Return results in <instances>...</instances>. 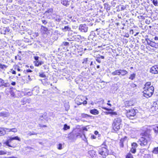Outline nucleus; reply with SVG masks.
Here are the masks:
<instances>
[{"label":"nucleus","mask_w":158,"mask_h":158,"mask_svg":"<svg viewBox=\"0 0 158 158\" xmlns=\"http://www.w3.org/2000/svg\"><path fill=\"white\" fill-rule=\"evenodd\" d=\"M143 89V93L145 97H149L152 96L154 92V88L152 85H151L150 82H147Z\"/></svg>","instance_id":"1"},{"label":"nucleus","mask_w":158,"mask_h":158,"mask_svg":"<svg viewBox=\"0 0 158 158\" xmlns=\"http://www.w3.org/2000/svg\"><path fill=\"white\" fill-rule=\"evenodd\" d=\"M97 150L99 154L102 156L103 158L105 157L108 155V151L107 148V146L105 144V143L98 148Z\"/></svg>","instance_id":"2"},{"label":"nucleus","mask_w":158,"mask_h":158,"mask_svg":"<svg viewBox=\"0 0 158 158\" xmlns=\"http://www.w3.org/2000/svg\"><path fill=\"white\" fill-rule=\"evenodd\" d=\"M122 120L119 118H116L114 119L113 124V129L115 131H117L120 128Z\"/></svg>","instance_id":"3"},{"label":"nucleus","mask_w":158,"mask_h":158,"mask_svg":"<svg viewBox=\"0 0 158 158\" xmlns=\"http://www.w3.org/2000/svg\"><path fill=\"white\" fill-rule=\"evenodd\" d=\"M148 137H141L138 141V143L142 146H146L148 141L150 139L149 135H148Z\"/></svg>","instance_id":"4"},{"label":"nucleus","mask_w":158,"mask_h":158,"mask_svg":"<svg viewBox=\"0 0 158 158\" xmlns=\"http://www.w3.org/2000/svg\"><path fill=\"white\" fill-rule=\"evenodd\" d=\"M135 111L133 109L129 110L127 113V117L130 119H134L135 117Z\"/></svg>","instance_id":"5"},{"label":"nucleus","mask_w":158,"mask_h":158,"mask_svg":"<svg viewBox=\"0 0 158 158\" xmlns=\"http://www.w3.org/2000/svg\"><path fill=\"white\" fill-rule=\"evenodd\" d=\"M85 98L86 100H87V98H85L82 96H78L75 99V102L78 105H80L82 104V101Z\"/></svg>","instance_id":"6"},{"label":"nucleus","mask_w":158,"mask_h":158,"mask_svg":"<svg viewBox=\"0 0 158 158\" xmlns=\"http://www.w3.org/2000/svg\"><path fill=\"white\" fill-rule=\"evenodd\" d=\"M88 27L85 24H81L79 27V30L81 32H86L87 31Z\"/></svg>","instance_id":"7"},{"label":"nucleus","mask_w":158,"mask_h":158,"mask_svg":"<svg viewBox=\"0 0 158 158\" xmlns=\"http://www.w3.org/2000/svg\"><path fill=\"white\" fill-rule=\"evenodd\" d=\"M10 31L8 28L2 26H0V32L2 34L5 35L8 33Z\"/></svg>","instance_id":"8"},{"label":"nucleus","mask_w":158,"mask_h":158,"mask_svg":"<svg viewBox=\"0 0 158 158\" xmlns=\"http://www.w3.org/2000/svg\"><path fill=\"white\" fill-rule=\"evenodd\" d=\"M150 72L153 74L158 73V65L153 66L150 69Z\"/></svg>","instance_id":"9"},{"label":"nucleus","mask_w":158,"mask_h":158,"mask_svg":"<svg viewBox=\"0 0 158 158\" xmlns=\"http://www.w3.org/2000/svg\"><path fill=\"white\" fill-rule=\"evenodd\" d=\"M13 139L12 138V137H10V138L8 139L6 142H5V143L6 144V145L7 146L10 147H14V145H11L10 144V143H13Z\"/></svg>","instance_id":"10"},{"label":"nucleus","mask_w":158,"mask_h":158,"mask_svg":"<svg viewBox=\"0 0 158 158\" xmlns=\"http://www.w3.org/2000/svg\"><path fill=\"white\" fill-rule=\"evenodd\" d=\"M102 108L108 111H111L110 115L112 117H113L114 116H115L117 115V112H116L112 111V110L111 109H108L104 107H102Z\"/></svg>","instance_id":"11"},{"label":"nucleus","mask_w":158,"mask_h":158,"mask_svg":"<svg viewBox=\"0 0 158 158\" xmlns=\"http://www.w3.org/2000/svg\"><path fill=\"white\" fill-rule=\"evenodd\" d=\"M89 154L90 156L92 158H96L97 156V154L96 152L94 150L89 151Z\"/></svg>","instance_id":"12"},{"label":"nucleus","mask_w":158,"mask_h":158,"mask_svg":"<svg viewBox=\"0 0 158 158\" xmlns=\"http://www.w3.org/2000/svg\"><path fill=\"white\" fill-rule=\"evenodd\" d=\"M9 115L8 112H2L0 113V116L3 117H7Z\"/></svg>","instance_id":"13"},{"label":"nucleus","mask_w":158,"mask_h":158,"mask_svg":"<svg viewBox=\"0 0 158 158\" xmlns=\"http://www.w3.org/2000/svg\"><path fill=\"white\" fill-rule=\"evenodd\" d=\"M35 65V66H38L44 64V62L42 61L37 60V61H34V62Z\"/></svg>","instance_id":"14"},{"label":"nucleus","mask_w":158,"mask_h":158,"mask_svg":"<svg viewBox=\"0 0 158 158\" xmlns=\"http://www.w3.org/2000/svg\"><path fill=\"white\" fill-rule=\"evenodd\" d=\"M61 17L59 15H56L55 17L53 18V19L57 22H60L61 19Z\"/></svg>","instance_id":"15"},{"label":"nucleus","mask_w":158,"mask_h":158,"mask_svg":"<svg viewBox=\"0 0 158 158\" xmlns=\"http://www.w3.org/2000/svg\"><path fill=\"white\" fill-rule=\"evenodd\" d=\"M6 129L5 128H1L0 127V136L4 135L6 134L5 129Z\"/></svg>","instance_id":"16"},{"label":"nucleus","mask_w":158,"mask_h":158,"mask_svg":"<svg viewBox=\"0 0 158 158\" xmlns=\"http://www.w3.org/2000/svg\"><path fill=\"white\" fill-rule=\"evenodd\" d=\"M90 112L91 114L94 115L98 114L99 113L98 111L96 109L91 110H90Z\"/></svg>","instance_id":"17"},{"label":"nucleus","mask_w":158,"mask_h":158,"mask_svg":"<svg viewBox=\"0 0 158 158\" xmlns=\"http://www.w3.org/2000/svg\"><path fill=\"white\" fill-rule=\"evenodd\" d=\"M120 69L117 70L112 72L111 74L113 75H119L120 74Z\"/></svg>","instance_id":"18"},{"label":"nucleus","mask_w":158,"mask_h":158,"mask_svg":"<svg viewBox=\"0 0 158 158\" xmlns=\"http://www.w3.org/2000/svg\"><path fill=\"white\" fill-rule=\"evenodd\" d=\"M61 3L64 5L67 6L69 4V2L68 0H62Z\"/></svg>","instance_id":"19"},{"label":"nucleus","mask_w":158,"mask_h":158,"mask_svg":"<svg viewBox=\"0 0 158 158\" xmlns=\"http://www.w3.org/2000/svg\"><path fill=\"white\" fill-rule=\"evenodd\" d=\"M120 74L123 76H124L128 73V72L125 70L120 69Z\"/></svg>","instance_id":"20"},{"label":"nucleus","mask_w":158,"mask_h":158,"mask_svg":"<svg viewBox=\"0 0 158 158\" xmlns=\"http://www.w3.org/2000/svg\"><path fill=\"white\" fill-rule=\"evenodd\" d=\"M2 85L1 86H4L5 87H7L10 86V85L8 82H5L4 80H3Z\"/></svg>","instance_id":"21"},{"label":"nucleus","mask_w":158,"mask_h":158,"mask_svg":"<svg viewBox=\"0 0 158 158\" xmlns=\"http://www.w3.org/2000/svg\"><path fill=\"white\" fill-rule=\"evenodd\" d=\"M153 106L155 108V109L158 108V100L154 102L153 104Z\"/></svg>","instance_id":"22"},{"label":"nucleus","mask_w":158,"mask_h":158,"mask_svg":"<svg viewBox=\"0 0 158 158\" xmlns=\"http://www.w3.org/2000/svg\"><path fill=\"white\" fill-rule=\"evenodd\" d=\"M64 106L65 109V110L68 111L69 109V103H66L64 104Z\"/></svg>","instance_id":"23"},{"label":"nucleus","mask_w":158,"mask_h":158,"mask_svg":"<svg viewBox=\"0 0 158 158\" xmlns=\"http://www.w3.org/2000/svg\"><path fill=\"white\" fill-rule=\"evenodd\" d=\"M6 130H9V131H8L9 132L12 131V132H17V130L16 128H14L10 129L7 128V129H6Z\"/></svg>","instance_id":"24"},{"label":"nucleus","mask_w":158,"mask_h":158,"mask_svg":"<svg viewBox=\"0 0 158 158\" xmlns=\"http://www.w3.org/2000/svg\"><path fill=\"white\" fill-rule=\"evenodd\" d=\"M137 146V144L135 143H133L131 144V148L135 149H136V148Z\"/></svg>","instance_id":"25"},{"label":"nucleus","mask_w":158,"mask_h":158,"mask_svg":"<svg viewBox=\"0 0 158 158\" xmlns=\"http://www.w3.org/2000/svg\"><path fill=\"white\" fill-rule=\"evenodd\" d=\"M153 153L155 154H158V147L154 148L153 151Z\"/></svg>","instance_id":"26"},{"label":"nucleus","mask_w":158,"mask_h":158,"mask_svg":"<svg viewBox=\"0 0 158 158\" xmlns=\"http://www.w3.org/2000/svg\"><path fill=\"white\" fill-rule=\"evenodd\" d=\"M135 75H136L135 73H133L132 74H131L130 77H129V79L131 80H133L135 78Z\"/></svg>","instance_id":"27"},{"label":"nucleus","mask_w":158,"mask_h":158,"mask_svg":"<svg viewBox=\"0 0 158 158\" xmlns=\"http://www.w3.org/2000/svg\"><path fill=\"white\" fill-rule=\"evenodd\" d=\"M69 128L70 127L69 126H68L67 124H65L64 125V127L63 128V129L64 130H67L69 129Z\"/></svg>","instance_id":"28"},{"label":"nucleus","mask_w":158,"mask_h":158,"mask_svg":"<svg viewBox=\"0 0 158 158\" xmlns=\"http://www.w3.org/2000/svg\"><path fill=\"white\" fill-rule=\"evenodd\" d=\"M151 1L155 6H158V2L157 0H151Z\"/></svg>","instance_id":"29"},{"label":"nucleus","mask_w":158,"mask_h":158,"mask_svg":"<svg viewBox=\"0 0 158 158\" xmlns=\"http://www.w3.org/2000/svg\"><path fill=\"white\" fill-rule=\"evenodd\" d=\"M71 28L69 26H65L63 30H65V31H69L70 30Z\"/></svg>","instance_id":"30"},{"label":"nucleus","mask_w":158,"mask_h":158,"mask_svg":"<svg viewBox=\"0 0 158 158\" xmlns=\"http://www.w3.org/2000/svg\"><path fill=\"white\" fill-rule=\"evenodd\" d=\"M6 151L0 150V155L6 154Z\"/></svg>","instance_id":"31"},{"label":"nucleus","mask_w":158,"mask_h":158,"mask_svg":"<svg viewBox=\"0 0 158 158\" xmlns=\"http://www.w3.org/2000/svg\"><path fill=\"white\" fill-rule=\"evenodd\" d=\"M126 158H133V157L131 153H128L127 155Z\"/></svg>","instance_id":"32"},{"label":"nucleus","mask_w":158,"mask_h":158,"mask_svg":"<svg viewBox=\"0 0 158 158\" xmlns=\"http://www.w3.org/2000/svg\"><path fill=\"white\" fill-rule=\"evenodd\" d=\"M13 140H19V141H20V139L19 138L18 136H16L14 137H12Z\"/></svg>","instance_id":"33"},{"label":"nucleus","mask_w":158,"mask_h":158,"mask_svg":"<svg viewBox=\"0 0 158 158\" xmlns=\"http://www.w3.org/2000/svg\"><path fill=\"white\" fill-rule=\"evenodd\" d=\"M7 68V66L4 64H2L0 63V68L2 69H3L5 68L6 69Z\"/></svg>","instance_id":"34"},{"label":"nucleus","mask_w":158,"mask_h":158,"mask_svg":"<svg viewBox=\"0 0 158 158\" xmlns=\"http://www.w3.org/2000/svg\"><path fill=\"white\" fill-rule=\"evenodd\" d=\"M153 130L155 133H158V126H155L153 128Z\"/></svg>","instance_id":"35"},{"label":"nucleus","mask_w":158,"mask_h":158,"mask_svg":"<svg viewBox=\"0 0 158 158\" xmlns=\"http://www.w3.org/2000/svg\"><path fill=\"white\" fill-rule=\"evenodd\" d=\"M53 11V9L52 8L49 9L47 11H46V13H48L49 14H51Z\"/></svg>","instance_id":"36"},{"label":"nucleus","mask_w":158,"mask_h":158,"mask_svg":"<svg viewBox=\"0 0 158 158\" xmlns=\"http://www.w3.org/2000/svg\"><path fill=\"white\" fill-rule=\"evenodd\" d=\"M96 60L99 63H100L101 62L100 59L99 58V56L97 57H96Z\"/></svg>","instance_id":"37"},{"label":"nucleus","mask_w":158,"mask_h":158,"mask_svg":"<svg viewBox=\"0 0 158 158\" xmlns=\"http://www.w3.org/2000/svg\"><path fill=\"white\" fill-rule=\"evenodd\" d=\"M130 102L128 101H126L125 102V105L127 106H130L131 105L130 104Z\"/></svg>","instance_id":"38"},{"label":"nucleus","mask_w":158,"mask_h":158,"mask_svg":"<svg viewBox=\"0 0 158 158\" xmlns=\"http://www.w3.org/2000/svg\"><path fill=\"white\" fill-rule=\"evenodd\" d=\"M57 148L58 149L61 150L62 149V144L61 143H60L58 144Z\"/></svg>","instance_id":"39"},{"label":"nucleus","mask_w":158,"mask_h":158,"mask_svg":"<svg viewBox=\"0 0 158 158\" xmlns=\"http://www.w3.org/2000/svg\"><path fill=\"white\" fill-rule=\"evenodd\" d=\"M130 151L132 153H135L136 152V149H135L134 148L133 149V148H131V149L130 150Z\"/></svg>","instance_id":"40"},{"label":"nucleus","mask_w":158,"mask_h":158,"mask_svg":"<svg viewBox=\"0 0 158 158\" xmlns=\"http://www.w3.org/2000/svg\"><path fill=\"white\" fill-rule=\"evenodd\" d=\"M131 86L132 87L134 88L136 87V85L133 83H132L130 84Z\"/></svg>","instance_id":"41"},{"label":"nucleus","mask_w":158,"mask_h":158,"mask_svg":"<svg viewBox=\"0 0 158 158\" xmlns=\"http://www.w3.org/2000/svg\"><path fill=\"white\" fill-rule=\"evenodd\" d=\"M40 76L42 77H46L45 75L43 73L40 74Z\"/></svg>","instance_id":"42"},{"label":"nucleus","mask_w":158,"mask_h":158,"mask_svg":"<svg viewBox=\"0 0 158 158\" xmlns=\"http://www.w3.org/2000/svg\"><path fill=\"white\" fill-rule=\"evenodd\" d=\"M27 32L30 35H31L32 34V31L31 30H28L27 31Z\"/></svg>","instance_id":"43"},{"label":"nucleus","mask_w":158,"mask_h":158,"mask_svg":"<svg viewBox=\"0 0 158 158\" xmlns=\"http://www.w3.org/2000/svg\"><path fill=\"white\" fill-rule=\"evenodd\" d=\"M126 8V7L125 6H124L123 5L121 6V10H124Z\"/></svg>","instance_id":"44"},{"label":"nucleus","mask_w":158,"mask_h":158,"mask_svg":"<svg viewBox=\"0 0 158 158\" xmlns=\"http://www.w3.org/2000/svg\"><path fill=\"white\" fill-rule=\"evenodd\" d=\"M88 60L87 58H85L84 59L83 61L82 62L83 63H86Z\"/></svg>","instance_id":"45"},{"label":"nucleus","mask_w":158,"mask_h":158,"mask_svg":"<svg viewBox=\"0 0 158 158\" xmlns=\"http://www.w3.org/2000/svg\"><path fill=\"white\" fill-rule=\"evenodd\" d=\"M87 103V102L86 101V100L84 99V100L82 101V104H83L84 105H86Z\"/></svg>","instance_id":"46"},{"label":"nucleus","mask_w":158,"mask_h":158,"mask_svg":"<svg viewBox=\"0 0 158 158\" xmlns=\"http://www.w3.org/2000/svg\"><path fill=\"white\" fill-rule=\"evenodd\" d=\"M118 77H114L113 79L114 81H117L118 80Z\"/></svg>","instance_id":"47"},{"label":"nucleus","mask_w":158,"mask_h":158,"mask_svg":"<svg viewBox=\"0 0 158 158\" xmlns=\"http://www.w3.org/2000/svg\"><path fill=\"white\" fill-rule=\"evenodd\" d=\"M39 57L38 56H35L34 57V59L35 60V61H37L39 60Z\"/></svg>","instance_id":"48"},{"label":"nucleus","mask_w":158,"mask_h":158,"mask_svg":"<svg viewBox=\"0 0 158 158\" xmlns=\"http://www.w3.org/2000/svg\"><path fill=\"white\" fill-rule=\"evenodd\" d=\"M36 134L34 132H33L32 133H31V132H30L28 133V135H35Z\"/></svg>","instance_id":"49"},{"label":"nucleus","mask_w":158,"mask_h":158,"mask_svg":"<svg viewBox=\"0 0 158 158\" xmlns=\"http://www.w3.org/2000/svg\"><path fill=\"white\" fill-rule=\"evenodd\" d=\"M24 41L26 42H29V39H25L24 38V40H23Z\"/></svg>","instance_id":"50"},{"label":"nucleus","mask_w":158,"mask_h":158,"mask_svg":"<svg viewBox=\"0 0 158 158\" xmlns=\"http://www.w3.org/2000/svg\"><path fill=\"white\" fill-rule=\"evenodd\" d=\"M63 44L65 46L68 45L69 44V43L66 42H63Z\"/></svg>","instance_id":"51"},{"label":"nucleus","mask_w":158,"mask_h":158,"mask_svg":"<svg viewBox=\"0 0 158 158\" xmlns=\"http://www.w3.org/2000/svg\"><path fill=\"white\" fill-rule=\"evenodd\" d=\"M3 80L0 78V86H1L2 85Z\"/></svg>","instance_id":"52"},{"label":"nucleus","mask_w":158,"mask_h":158,"mask_svg":"<svg viewBox=\"0 0 158 158\" xmlns=\"http://www.w3.org/2000/svg\"><path fill=\"white\" fill-rule=\"evenodd\" d=\"M83 117H89V115L87 114H83Z\"/></svg>","instance_id":"53"},{"label":"nucleus","mask_w":158,"mask_h":158,"mask_svg":"<svg viewBox=\"0 0 158 158\" xmlns=\"http://www.w3.org/2000/svg\"><path fill=\"white\" fill-rule=\"evenodd\" d=\"M11 84L12 85H15L16 84V83L14 81L12 82L11 83Z\"/></svg>","instance_id":"54"},{"label":"nucleus","mask_w":158,"mask_h":158,"mask_svg":"<svg viewBox=\"0 0 158 158\" xmlns=\"http://www.w3.org/2000/svg\"><path fill=\"white\" fill-rule=\"evenodd\" d=\"M91 138L92 139H95L96 138V136H94V135H91Z\"/></svg>","instance_id":"55"},{"label":"nucleus","mask_w":158,"mask_h":158,"mask_svg":"<svg viewBox=\"0 0 158 158\" xmlns=\"http://www.w3.org/2000/svg\"><path fill=\"white\" fill-rule=\"evenodd\" d=\"M99 57L100 59L102 58V59H104V56H103L99 55Z\"/></svg>","instance_id":"56"},{"label":"nucleus","mask_w":158,"mask_h":158,"mask_svg":"<svg viewBox=\"0 0 158 158\" xmlns=\"http://www.w3.org/2000/svg\"><path fill=\"white\" fill-rule=\"evenodd\" d=\"M110 112H111V111H107V112H105V113H106V114H110Z\"/></svg>","instance_id":"57"},{"label":"nucleus","mask_w":158,"mask_h":158,"mask_svg":"<svg viewBox=\"0 0 158 158\" xmlns=\"http://www.w3.org/2000/svg\"><path fill=\"white\" fill-rule=\"evenodd\" d=\"M27 79L29 80L30 81L31 80L30 76L29 75L28 76Z\"/></svg>","instance_id":"58"},{"label":"nucleus","mask_w":158,"mask_h":158,"mask_svg":"<svg viewBox=\"0 0 158 158\" xmlns=\"http://www.w3.org/2000/svg\"><path fill=\"white\" fill-rule=\"evenodd\" d=\"M43 67H44V69H46L47 68V66L46 65H44Z\"/></svg>","instance_id":"59"},{"label":"nucleus","mask_w":158,"mask_h":158,"mask_svg":"<svg viewBox=\"0 0 158 158\" xmlns=\"http://www.w3.org/2000/svg\"><path fill=\"white\" fill-rule=\"evenodd\" d=\"M154 39L155 40H158V37L155 36L154 38Z\"/></svg>","instance_id":"60"},{"label":"nucleus","mask_w":158,"mask_h":158,"mask_svg":"<svg viewBox=\"0 0 158 158\" xmlns=\"http://www.w3.org/2000/svg\"><path fill=\"white\" fill-rule=\"evenodd\" d=\"M12 73L13 74H16V72L15 70H12Z\"/></svg>","instance_id":"61"},{"label":"nucleus","mask_w":158,"mask_h":158,"mask_svg":"<svg viewBox=\"0 0 158 158\" xmlns=\"http://www.w3.org/2000/svg\"><path fill=\"white\" fill-rule=\"evenodd\" d=\"M27 72H32V71L30 69H28L27 70Z\"/></svg>","instance_id":"62"},{"label":"nucleus","mask_w":158,"mask_h":158,"mask_svg":"<svg viewBox=\"0 0 158 158\" xmlns=\"http://www.w3.org/2000/svg\"><path fill=\"white\" fill-rule=\"evenodd\" d=\"M83 130H84V131H87V128L86 127H84L83 128Z\"/></svg>","instance_id":"63"},{"label":"nucleus","mask_w":158,"mask_h":158,"mask_svg":"<svg viewBox=\"0 0 158 158\" xmlns=\"http://www.w3.org/2000/svg\"><path fill=\"white\" fill-rule=\"evenodd\" d=\"M8 158H17L15 156H11V157H9Z\"/></svg>","instance_id":"64"}]
</instances>
